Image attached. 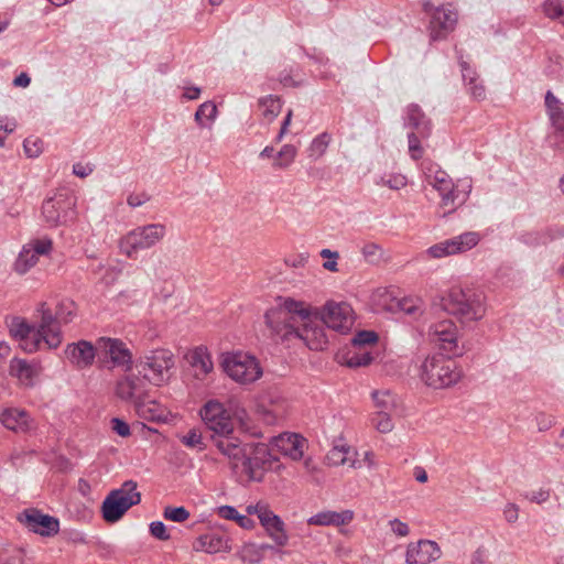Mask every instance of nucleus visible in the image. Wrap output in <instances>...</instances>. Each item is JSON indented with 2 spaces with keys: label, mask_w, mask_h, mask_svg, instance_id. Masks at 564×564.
Wrapping results in <instances>:
<instances>
[{
  "label": "nucleus",
  "mask_w": 564,
  "mask_h": 564,
  "mask_svg": "<svg viewBox=\"0 0 564 564\" xmlns=\"http://www.w3.org/2000/svg\"><path fill=\"white\" fill-rule=\"evenodd\" d=\"M28 245L36 252L37 256L47 254L52 250V240L47 238L36 239Z\"/></svg>",
  "instance_id": "nucleus-56"
},
{
  "label": "nucleus",
  "mask_w": 564,
  "mask_h": 564,
  "mask_svg": "<svg viewBox=\"0 0 564 564\" xmlns=\"http://www.w3.org/2000/svg\"><path fill=\"white\" fill-rule=\"evenodd\" d=\"M229 549L228 540L216 533H207L200 535L194 543L195 551H200L208 554L225 552Z\"/></svg>",
  "instance_id": "nucleus-28"
},
{
  "label": "nucleus",
  "mask_w": 564,
  "mask_h": 564,
  "mask_svg": "<svg viewBox=\"0 0 564 564\" xmlns=\"http://www.w3.org/2000/svg\"><path fill=\"white\" fill-rule=\"evenodd\" d=\"M442 306L462 323L477 322L486 314L484 295L470 288H451L442 297Z\"/></svg>",
  "instance_id": "nucleus-4"
},
{
  "label": "nucleus",
  "mask_w": 564,
  "mask_h": 564,
  "mask_svg": "<svg viewBox=\"0 0 564 564\" xmlns=\"http://www.w3.org/2000/svg\"><path fill=\"white\" fill-rule=\"evenodd\" d=\"M373 357L368 348H350L341 358L349 368L365 367L371 364Z\"/></svg>",
  "instance_id": "nucleus-32"
},
{
  "label": "nucleus",
  "mask_w": 564,
  "mask_h": 564,
  "mask_svg": "<svg viewBox=\"0 0 564 564\" xmlns=\"http://www.w3.org/2000/svg\"><path fill=\"white\" fill-rule=\"evenodd\" d=\"M247 512L249 514H257L260 524L276 545L284 546L288 544L289 535L285 531L283 520L275 514L267 503L258 502L248 506Z\"/></svg>",
  "instance_id": "nucleus-14"
},
{
  "label": "nucleus",
  "mask_w": 564,
  "mask_h": 564,
  "mask_svg": "<svg viewBox=\"0 0 564 564\" xmlns=\"http://www.w3.org/2000/svg\"><path fill=\"white\" fill-rule=\"evenodd\" d=\"M112 430L120 436L127 437L131 434L130 426L123 420L119 417H113L111 420Z\"/></svg>",
  "instance_id": "nucleus-59"
},
{
  "label": "nucleus",
  "mask_w": 564,
  "mask_h": 564,
  "mask_svg": "<svg viewBox=\"0 0 564 564\" xmlns=\"http://www.w3.org/2000/svg\"><path fill=\"white\" fill-rule=\"evenodd\" d=\"M150 533L160 541L170 540L165 524L162 521H153L150 523Z\"/></svg>",
  "instance_id": "nucleus-55"
},
{
  "label": "nucleus",
  "mask_w": 564,
  "mask_h": 564,
  "mask_svg": "<svg viewBox=\"0 0 564 564\" xmlns=\"http://www.w3.org/2000/svg\"><path fill=\"white\" fill-rule=\"evenodd\" d=\"M75 314H76V305H75L74 301H72L69 299H64L58 302V304L56 306V311L53 314V317L57 322V325H59V323L67 324L73 319ZM58 327L61 328V326H58Z\"/></svg>",
  "instance_id": "nucleus-35"
},
{
  "label": "nucleus",
  "mask_w": 564,
  "mask_h": 564,
  "mask_svg": "<svg viewBox=\"0 0 564 564\" xmlns=\"http://www.w3.org/2000/svg\"><path fill=\"white\" fill-rule=\"evenodd\" d=\"M542 9L543 13L550 19L564 17V6L561 0H545Z\"/></svg>",
  "instance_id": "nucleus-46"
},
{
  "label": "nucleus",
  "mask_w": 564,
  "mask_h": 564,
  "mask_svg": "<svg viewBox=\"0 0 564 564\" xmlns=\"http://www.w3.org/2000/svg\"><path fill=\"white\" fill-rule=\"evenodd\" d=\"M361 253L368 262L373 263L379 261V259L381 258L382 249L379 245L375 242H369L362 247Z\"/></svg>",
  "instance_id": "nucleus-52"
},
{
  "label": "nucleus",
  "mask_w": 564,
  "mask_h": 564,
  "mask_svg": "<svg viewBox=\"0 0 564 564\" xmlns=\"http://www.w3.org/2000/svg\"><path fill=\"white\" fill-rule=\"evenodd\" d=\"M194 377L204 380L214 369L212 356L204 346L196 347L189 355Z\"/></svg>",
  "instance_id": "nucleus-25"
},
{
  "label": "nucleus",
  "mask_w": 564,
  "mask_h": 564,
  "mask_svg": "<svg viewBox=\"0 0 564 564\" xmlns=\"http://www.w3.org/2000/svg\"><path fill=\"white\" fill-rule=\"evenodd\" d=\"M67 360L78 369H85L94 364L96 348L88 340L68 344L65 348Z\"/></svg>",
  "instance_id": "nucleus-20"
},
{
  "label": "nucleus",
  "mask_w": 564,
  "mask_h": 564,
  "mask_svg": "<svg viewBox=\"0 0 564 564\" xmlns=\"http://www.w3.org/2000/svg\"><path fill=\"white\" fill-rule=\"evenodd\" d=\"M521 240L529 246H538L546 243L547 238L544 234L527 232L521 236Z\"/></svg>",
  "instance_id": "nucleus-58"
},
{
  "label": "nucleus",
  "mask_w": 564,
  "mask_h": 564,
  "mask_svg": "<svg viewBox=\"0 0 564 564\" xmlns=\"http://www.w3.org/2000/svg\"><path fill=\"white\" fill-rule=\"evenodd\" d=\"M349 448L345 446H334L327 454V459L330 465H343L346 463Z\"/></svg>",
  "instance_id": "nucleus-50"
},
{
  "label": "nucleus",
  "mask_w": 564,
  "mask_h": 564,
  "mask_svg": "<svg viewBox=\"0 0 564 564\" xmlns=\"http://www.w3.org/2000/svg\"><path fill=\"white\" fill-rule=\"evenodd\" d=\"M443 354L427 356L420 367L421 380L434 389H444L456 384L463 376L457 362Z\"/></svg>",
  "instance_id": "nucleus-5"
},
{
  "label": "nucleus",
  "mask_w": 564,
  "mask_h": 564,
  "mask_svg": "<svg viewBox=\"0 0 564 564\" xmlns=\"http://www.w3.org/2000/svg\"><path fill=\"white\" fill-rule=\"evenodd\" d=\"M200 416L207 429L213 432L210 438L215 447L229 459L232 468H237L247 455L250 443H243L232 434V420L221 403L208 401L200 410Z\"/></svg>",
  "instance_id": "nucleus-2"
},
{
  "label": "nucleus",
  "mask_w": 564,
  "mask_h": 564,
  "mask_svg": "<svg viewBox=\"0 0 564 564\" xmlns=\"http://www.w3.org/2000/svg\"><path fill=\"white\" fill-rule=\"evenodd\" d=\"M459 66L467 93L475 100H484L486 98V88L479 79L478 73L467 62L463 61L462 56H459Z\"/></svg>",
  "instance_id": "nucleus-24"
},
{
  "label": "nucleus",
  "mask_w": 564,
  "mask_h": 564,
  "mask_svg": "<svg viewBox=\"0 0 564 564\" xmlns=\"http://www.w3.org/2000/svg\"><path fill=\"white\" fill-rule=\"evenodd\" d=\"M371 423L380 433H389L394 427L391 414L387 411H377L371 417Z\"/></svg>",
  "instance_id": "nucleus-41"
},
{
  "label": "nucleus",
  "mask_w": 564,
  "mask_h": 564,
  "mask_svg": "<svg viewBox=\"0 0 564 564\" xmlns=\"http://www.w3.org/2000/svg\"><path fill=\"white\" fill-rule=\"evenodd\" d=\"M10 375L17 377L22 384L32 387L36 367L24 359L14 358L10 362Z\"/></svg>",
  "instance_id": "nucleus-31"
},
{
  "label": "nucleus",
  "mask_w": 564,
  "mask_h": 564,
  "mask_svg": "<svg viewBox=\"0 0 564 564\" xmlns=\"http://www.w3.org/2000/svg\"><path fill=\"white\" fill-rule=\"evenodd\" d=\"M17 128V122L10 120L6 116H0V147L4 145L7 135L12 133Z\"/></svg>",
  "instance_id": "nucleus-54"
},
{
  "label": "nucleus",
  "mask_w": 564,
  "mask_h": 564,
  "mask_svg": "<svg viewBox=\"0 0 564 564\" xmlns=\"http://www.w3.org/2000/svg\"><path fill=\"white\" fill-rule=\"evenodd\" d=\"M406 177L399 173H391L380 176L376 184L379 186H387L391 189L398 191L406 186Z\"/></svg>",
  "instance_id": "nucleus-42"
},
{
  "label": "nucleus",
  "mask_w": 564,
  "mask_h": 564,
  "mask_svg": "<svg viewBox=\"0 0 564 564\" xmlns=\"http://www.w3.org/2000/svg\"><path fill=\"white\" fill-rule=\"evenodd\" d=\"M525 498L531 502L542 503L550 498V490L541 488L536 491L525 494Z\"/></svg>",
  "instance_id": "nucleus-60"
},
{
  "label": "nucleus",
  "mask_w": 564,
  "mask_h": 564,
  "mask_svg": "<svg viewBox=\"0 0 564 564\" xmlns=\"http://www.w3.org/2000/svg\"><path fill=\"white\" fill-rule=\"evenodd\" d=\"M398 306L400 311L413 317L423 313V302L420 299L404 297L399 301Z\"/></svg>",
  "instance_id": "nucleus-43"
},
{
  "label": "nucleus",
  "mask_w": 564,
  "mask_h": 564,
  "mask_svg": "<svg viewBox=\"0 0 564 564\" xmlns=\"http://www.w3.org/2000/svg\"><path fill=\"white\" fill-rule=\"evenodd\" d=\"M217 514L226 520L237 521L239 512L232 506H221L217 510Z\"/></svg>",
  "instance_id": "nucleus-63"
},
{
  "label": "nucleus",
  "mask_w": 564,
  "mask_h": 564,
  "mask_svg": "<svg viewBox=\"0 0 564 564\" xmlns=\"http://www.w3.org/2000/svg\"><path fill=\"white\" fill-rule=\"evenodd\" d=\"M431 340L448 356H462L464 347L458 345V328L452 319H443L430 327Z\"/></svg>",
  "instance_id": "nucleus-15"
},
{
  "label": "nucleus",
  "mask_w": 564,
  "mask_h": 564,
  "mask_svg": "<svg viewBox=\"0 0 564 564\" xmlns=\"http://www.w3.org/2000/svg\"><path fill=\"white\" fill-rule=\"evenodd\" d=\"M378 335L372 330H360L351 339L352 348H368L369 345L376 344Z\"/></svg>",
  "instance_id": "nucleus-45"
},
{
  "label": "nucleus",
  "mask_w": 564,
  "mask_h": 564,
  "mask_svg": "<svg viewBox=\"0 0 564 564\" xmlns=\"http://www.w3.org/2000/svg\"><path fill=\"white\" fill-rule=\"evenodd\" d=\"M280 303L264 314L270 337L276 343H303L311 350H324L327 346L325 328L313 317V308L303 301L279 297Z\"/></svg>",
  "instance_id": "nucleus-1"
},
{
  "label": "nucleus",
  "mask_w": 564,
  "mask_h": 564,
  "mask_svg": "<svg viewBox=\"0 0 564 564\" xmlns=\"http://www.w3.org/2000/svg\"><path fill=\"white\" fill-rule=\"evenodd\" d=\"M332 137L327 132H323L315 137L307 148V155L310 159L316 161L322 158L330 143Z\"/></svg>",
  "instance_id": "nucleus-34"
},
{
  "label": "nucleus",
  "mask_w": 564,
  "mask_h": 564,
  "mask_svg": "<svg viewBox=\"0 0 564 564\" xmlns=\"http://www.w3.org/2000/svg\"><path fill=\"white\" fill-rule=\"evenodd\" d=\"M148 383V380L143 376H131V403L133 406L137 405L139 401H143L150 397Z\"/></svg>",
  "instance_id": "nucleus-37"
},
{
  "label": "nucleus",
  "mask_w": 564,
  "mask_h": 564,
  "mask_svg": "<svg viewBox=\"0 0 564 564\" xmlns=\"http://www.w3.org/2000/svg\"><path fill=\"white\" fill-rule=\"evenodd\" d=\"M174 367V355L167 349L151 350L141 357L137 364L139 375L149 383L161 386L170 378V370Z\"/></svg>",
  "instance_id": "nucleus-9"
},
{
  "label": "nucleus",
  "mask_w": 564,
  "mask_h": 564,
  "mask_svg": "<svg viewBox=\"0 0 564 564\" xmlns=\"http://www.w3.org/2000/svg\"><path fill=\"white\" fill-rule=\"evenodd\" d=\"M37 312L41 317L36 325L17 319L10 328L11 335L20 340V346L26 352H34L43 348L55 349L62 344V330L47 304L40 303Z\"/></svg>",
  "instance_id": "nucleus-3"
},
{
  "label": "nucleus",
  "mask_w": 564,
  "mask_h": 564,
  "mask_svg": "<svg viewBox=\"0 0 564 564\" xmlns=\"http://www.w3.org/2000/svg\"><path fill=\"white\" fill-rule=\"evenodd\" d=\"M217 115V107L212 101L202 104L195 112V121L202 128L213 122Z\"/></svg>",
  "instance_id": "nucleus-38"
},
{
  "label": "nucleus",
  "mask_w": 564,
  "mask_h": 564,
  "mask_svg": "<svg viewBox=\"0 0 564 564\" xmlns=\"http://www.w3.org/2000/svg\"><path fill=\"white\" fill-rule=\"evenodd\" d=\"M93 172H94V165L90 163L83 164V163L78 162L73 165V173L80 178L87 177Z\"/></svg>",
  "instance_id": "nucleus-61"
},
{
  "label": "nucleus",
  "mask_w": 564,
  "mask_h": 564,
  "mask_svg": "<svg viewBox=\"0 0 564 564\" xmlns=\"http://www.w3.org/2000/svg\"><path fill=\"white\" fill-rule=\"evenodd\" d=\"M545 107L552 129L564 130V104L550 90L545 94Z\"/></svg>",
  "instance_id": "nucleus-30"
},
{
  "label": "nucleus",
  "mask_w": 564,
  "mask_h": 564,
  "mask_svg": "<svg viewBox=\"0 0 564 564\" xmlns=\"http://www.w3.org/2000/svg\"><path fill=\"white\" fill-rule=\"evenodd\" d=\"M390 530L397 535V536H406L410 533V528L408 523L401 521L400 519H392L389 521Z\"/></svg>",
  "instance_id": "nucleus-57"
},
{
  "label": "nucleus",
  "mask_w": 564,
  "mask_h": 564,
  "mask_svg": "<svg viewBox=\"0 0 564 564\" xmlns=\"http://www.w3.org/2000/svg\"><path fill=\"white\" fill-rule=\"evenodd\" d=\"M221 367L234 381L240 384L252 383L262 376L259 361L253 356L243 352L224 355Z\"/></svg>",
  "instance_id": "nucleus-10"
},
{
  "label": "nucleus",
  "mask_w": 564,
  "mask_h": 564,
  "mask_svg": "<svg viewBox=\"0 0 564 564\" xmlns=\"http://www.w3.org/2000/svg\"><path fill=\"white\" fill-rule=\"evenodd\" d=\"M354 519V512L351 510H343L340 512L325 510L321 511L311 518H308L307 523L311 525H344L351 522Z\"/></svg>",
  "instance_id": "nucleus-26"
},
{
  "label": "nucleus",
  "mask_w": 564,
  "mask_h": 564,
  "mask_svg": "<svg viewBox=\"0 0 564 564\" xmlns=\"http://www.w3.org/2000/svg\"><path fill=\"white\" fill-rule=\"evenodd\" d=\"M404 126L420 134L422 139H429L432 133L431 120L425 116L419 105L411 104L406 108Z\"/></svg>",
  "instance_id": "nucleus-23"
},
{
  "label": "nucleus",
  "mask_w": 564,
  "mask_h": 564,
  "mask_svg": "<svg viewBox=\"0 0 564 564\" xmlns=\"http://www.w3.org/2000/svg\"><path fill=\"white\" fill-rule=\"evenodd\" d=\"M259 106L262 110V116L272 121L281 111V101L279 97L269 95L259 100Z\"/></svg>",
  "instance_id": "nucleus-36"
},
{
  "label": "nucleus",
  "mask_w": 564,
  "mask_h": 564,
  "mask_svg": "<svg viewBox=\"0 0 564 564\" xmlns=\"http://www.w3.org/2000/svg\"><path fill=\"white\" fill-rule=\"evenodd\" d=\"M23 149L28 158H37L43 151V141L29 137L23 141Z\"/></svg>",
  "instance_id": "nucleus-48"
},
{
  "label": "nucleus",
  "mask_w": 564,
  "mask_h": 564,
  "mask_svg": "<svg viewBox=\"0 0 564 564\" xmlns=\"http://www.w3.org/2000/svg\"><path fill=\"white\" fill-rule=\"evenodd\" d=\"M422 139L419 133L411 131L408 133L409 153L412 160L419 161L424 154Z\"/></svg>",
  "instance_id": "nucleus-44"
},
{
  "label": "nucleus",
  "mask_w": 564,
  "mask_h": 564,
  "mask_svg": "<svg viewBox=\"0 0 564 564\" xmlns=\"http://www.w3.org/2000/svg\"><path fill=\"white\" fill-rule=\"evenodd\" d=\"M29 413L17 408H7L0 413L1 424L11 431H23L28 427Z\"/></svg>",
  "instance_id": "nucleus-29"
},
{
  "label": "nucleus",
  "mask_w": 564,
  "mask_h": 564,
  "mask_svg": "<svg viewBox=\"0 0 564 564\" xmlns=\"http://www.w3.org/2000/svg\"><path fill=\"white\" fill-rule=\"evenodd\" d=\"M37 260L39 256L36 252L29 245H26L19 253V257L14 263L15 271L21 274L25 273L37 263Z\"/></svg>",
  "instance_id": "nucleus-33"
},
{
  "label": "nucleus",
  "mask_w": 564,
  "mask_h": 564,
  "mask_svg": "<svg viewBox=\"0 0 564 564\" xmlns=\"http://www.w3.org/2000/svg\"><path fill=\"white\" fill-rule=\"evenodd\" d=\"M315 316L319 325L341 334L350 332L355 321L352 307L346 302L328 301L321 312L313 310V317Z\"/></svg>",
  "instance_id": "nucleus-12"
},
{
  "label": "nucleus",
  "mask_w": 564,
  "mask_h": 564,
  "mask_svg": "<svg viewBox=\"0 0 564 564\" xmlns=\"http://www.w3.org/2000/svg\"><path fill=\"white\" fill-rule=\"evenodd\" d=\"M183 444L192 448H203V436L197 430H189L186 435L182 438Z\"/></svg>",
  "instance_id": "nucleus-53"
},
{
  "label": "nucleus",
  "mask_w": 564,
  "mask_h": 564,
  "mask_svg": "<svg viewBox=\"0 0 564 564\" xmlns=\"http://www.w3.org/2000/svg\"><path fill=\"white\" fill-rule=\"evenodd\" d=\"M133 408L137 415L142 420L151 422H161L166 419L165 409L155 400H152L150 397H148L143 401H139L138 404L134 405Z\"/></svg>",
  "instance_id": "nucleus-27"
},
{
  "label": "nucleus",
  "mask_w": 564,
  "mask_h": 564,
  "mask_svg": "<svg viewBox=\"0 0 564 564\" xmlns=\"http://www.w3.org/2000/svg\"><path fill=\"white\" fill-rule=\"evenodd\" d=\"M141 501V494L137 490V482L127 480L118 489L111 490L101 505L102 518L108 523L119 521L123 514Z\"/></svg>",
  "instance_id": "nucleus-6"
},
{
  "label": "nucleus",
  "mask_w": 564,
  "mask_h": 564,
  "mask_svg": "<svg viewBox=\"0 0 564 564\" xmlns=\"http://www.w3.org/2000/svg\"><path fill=\"white\" fill-rule=\"evenodd\" d=\"M296 153H297V150L294 145L284 144L275 156L273 167L285 169V167L290 166L293 163V161L296 156Z\"/></svg>",
  "instance_id": "nucleus-39"
},
{
  "label": "nucleus",
  "mask_w": 564,
  "mask_h": 564,
  "mask_svg": "<svg viewBox=\"0 0 564 564\" xmlns=\"http://www.w3.org/2000/svg\"><path fill=\"white\" fill-rule=\"evenodd\" d=\"M546 142L553 150L564 151V130L552 129L546 137Z\"/></svg>",
  "instance_id": "nucleus-51"
},
{
  "label": "nucleus",
  "mask_w": 564,
  "mask_h": 564,
  "mask_svg": "<svg viewBox=\"0 0 564 564\" xmlns=\"http://www.w3.org/2000/svg\"><path fill=\"white\" fill-rule=\"evenodd\" d=\"M471 564H490L488 561V554L485 547H478L471 558Z\"/></svg>",
  "instance_id": "nucleus-64"
},
{
  "label": "nucleus",
  "mask_w": 564,
  "mask_h": 564,
  "mask_svg": "<svg viewBox=\"0 0 564 564\" xmlns=\"http://www.w3.org/2000/svg\"><path fill=\"white\" fill-rule=\"evenodd\" d=\"M166 235V227L163 224H149L139 226L120 240V249L129 259H137L140 250L151 249L156 246Z\"/></svg>",
  "instance_id": "nucleus-7"
},
{
  "label": "nucleus",
  "mask_w": 564,
  "mask_h": 564,
  "mask_svg": "<svg viewBox=\"0 0 564 564\" xmlns=\"http://www.w3.org/2000/svg\"><path fill=\"white\" fill-rule=\"evenodd\" d=\"M306 440L295 433H282L272 438V444L279 452L289 456L293 460H300L303 457V448Z\"/></svg>",
  "instance_id": "nucleus-22"
},
{
  "label": "nucleus",
  "mask_w": 564,
  "mask_h": 564,
  "mask_svg": "<svg viewBox=\"0 0 564 564\" xmlns=\"http://www.w3.org/2000/svg\"><path fill=\"white\" fill-rule=\"evenodd\" d=\"M457 23V13L445 7L436 8L430 20V36L432 41L445 39Z\"/></svg>",
  "instance_id": "nucleus-18"
},
{
  "label": "nucleus",
  "mask_w": 564,
  "mask_h": 564,
  "mask_svg": "<svg viewBox=\"0 0 564 564\" xmlns=\"http://www.w3.org/2000/svg\"><path fill=\"white\" fill-rule=\"evenodd\" d=\"M442 556L440 545L432 540H420L411 542L406 546V564H430Z\"/></svg>",
  "instance_id": "nucleus-17"
},
{
  "label": "nucleus",
  "mask_w": 564,
  "mask_h": 564,
  "mask_svg": "<svg viewBox=\"0 0 564 564\" xmlns=\"http://www.w3.org/2000/svg\"><path fill=\"white\" fill-rule=\"evenodd\" d=\"M426 176L429 183L440 193V207L445 209L443 216L455 212L467 200L471 189L469 182H463V191H459V185L455 186L445 171L437 170L433 175L429 173Z\"/></svg>",
  "instance_id": "nucleus-8"
},
{
  "label": "nucleus",
  "mask_w": 564,
  "mask_h": 564,
  "mask_svg": "<svg viewBox=\"0 0 564 564\" xmlns=\"http://www.w3.org/2000/svg\"><path fill=\"white\" fill-rule=\"evenodd\" d=\"M273 460L274 457L268 445L263 443H250L247 455L241 459L240 465L248 480L261 481L265 470L271 467Z\"/></svg>",
  "instance_id": "nucleus-13"
},
{
  "label": "nucleus",
  "mask_w": 564,
  "mask_h": 564,
  "mask_svg": "<svg viewBox=\"0 0 564 564\" xmlns=\"http://www.w3.org/2000/svg\"><path fill=\"white\" fill-rule=\"evenodd\" d=\"M76 197L59 191L42 204V216L46 226L53 228L67 224L75 217Z\"/></svg>",
  "instance_id": "nucleus-11"
},
{
  "label": "nucleus",
  "mask_w": 564,
  "mask_h": 564,
  "mask_svg": "<svg viewBox=\"0 0 564 564\" xmlns=\"http://www.w3.org/2000/svg\"><path fill=\"white\" fill-rule=\"evenodd\" d=\"M480 238L475 231H467L451 239L438 242L427 249L432 258H442L465 252L478 245Z\"/></svg>",
  "instance_id": "nucleus-16"
},
{
  "label": "nucleus",
  "mask_w": 564,
  "mask_h": 564,
  "mask_svg": "<svg viewBox=\"0 0 564 564\" xmlns=\"http://www.w3.org/2000/svg\"><path fill=\"white\" fill-rule=\"evenodd\" d=\"M163 516L166 520L173 522H184L189 518V512L184 507H166Z\"/></svg>",
  "instance_id": "nucleus-47"
},
{
  "label": "nucleus",
  "mask_w": 564,
  "mask_h": 564,
  "mask_svg": "<svg viewBox=\"0 0 564 564\" xmlns=\"http://www.w3.org/2000/svg\"><path fill=\"white\" fill-rule=\"evenodd\" d=\"M267 416H265V421L269 423V424H274L276 423L279 420L283 419L284 417V414H285V410L284 408L282 406H276V408H273V409H269L267 410Z\"/></svg>",
  "instance_id": "nucleus-62"
},
{
  "label": "nucleus",
  "mask_w": 564,
  "mask_h": 564,
  "mask_svg": "<svg viewBox=\"0 0 564 564\" xmlns=\"http://www.w3.org/2000/svg\"><path fill=\"white\" fill-rule=\"evenodd\" d=\"M372 399L378 411L391 412L395 408V399L390 391H373Z\"/></svg>",
  "instance_id": "nucleus-40"
},
{
  "label": "nucleus",
  "mask_w": 564,
  "mask_h": 564,
  "mask_svg": "<svg viewBox=\"0 0 564 564\" xmlns=\"http://www.w3.org/2000/svg\"><path fill=\"white\" fill-rule=\"evenodd\" d=\"M131 376L119 380L116 384V394L119 399L131 403Z\"/></svg>",
  "instance_id": "nucleus-49"
},
{
  "label": "nucleus",
  "mask_w": 564,
  "mask_h": 564,
  "mask_svg": "<svg viewBox=\"0 0 564 564\" xmlns=\"http://www.w3.org/2000/svg\"><path fill=\"white\" fill-rule=\"evenodd\" d=\"M24 517L26 527L36 534L42 536H53L59 531L58 519L44 514L37 509L25 510Z\"/></svg>",
  "instance_id": "nucleus-19"
},
{
  "label": "nucleus",
  "mask_w": 564,
  "mask_h": 564,
  "mask_svg": "<svg viewBox=\"0 0 564 564\" xmlns=\"http://www.w3.org/2000/svg\"><path fill=\"white\" fill-rule=\"evenodd\" d=\"M98 347L109 356L113 366L130 368L132 355L121 340L102 337L98 340Z\"/></svg>",
  "instance_id": "nucleus-21"
}]
</instances>
